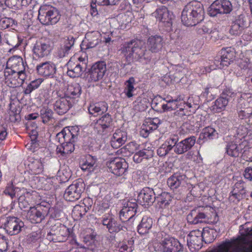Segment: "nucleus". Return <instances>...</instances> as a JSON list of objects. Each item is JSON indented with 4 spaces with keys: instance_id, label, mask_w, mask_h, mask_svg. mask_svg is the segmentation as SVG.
<instances>
[{
    "instance_id": "obj_1",
    "label": "nucleus",
    "mask_w": 252,
    "mask_h": 252,
    "mask_svg": "<svg viewBox=\"0 0 252 252\" xmlns=\"http://www.w3.org/2000/svg\"><path fill=\"white\" fill-rule=\"evenodd\" d=\"M120 51L125 57L128 64L132 62L150 60L149 52L147 50L145 43L137 39L125 42L121 45Z\"/></svg>"
},
{
    "instance_id": "obj_2",
    "label": "nucleus",
    "mask_w": 252,
    "mask_h": 252,
    "mask_svg": "<svg viewBox=\"0 0 252 252\" xmlns=\"http://www.w3.org/2000/svg\"><path fill=\"white\" fill-rule=\"evenodd\" d=\"M178 138L173 136L168 138L158 149L157 154L160 157H164L169 152L174 149V152L178 154H183L190 150L195 144V137L194 136L188 137L179 142H177Z\"/></svg>"
},
{
    "instance_id": "obj_3",
    "label": "nucleus",
    "mask_w": 252,
    "mask_h": 252,
    "mask_svg": "<svg viewBox=\"0 0 252 252\" xmlns=\"http://www.w3.org/2000/svg\"><path fill=\"white\" fill-rule=\"evenodd\" d=\"M204 14L203 4L199 1L192 0L184 7L181 20L186 26H194L203 20Z\"/></svg>"
},
{
    "instance_id": "obj_4",
    "label": "nucleus",
    "mask_w": 252,
    "mask_h": 252,
    "mask_svg": "<svg viewBox=\"0 0 252 252\" xmlns=\"http://www.w3.org/2000/svg\"><path fill=\"white\" fill-rule=\"evenodd\" d=\"M0 227L3 228L7 234L14 236L19 234L24 227V222L15 217H3L0 219Z\"/></svg>"
},
{
    "instance_id": "obj_5",
    "label": "nucleus",
    "mask_w": 252,
    "mask_h": 252,
    "mask_svg": "<svg viewBox=\"0 0 252 252\" xmlns=\"http://www.w3.org/2000/svg\"><path fill=\"white\" fill-rule=\"evenodd\" d=\"M38 19L43 25H53L59 21L60 15L58 10L52 6L44 5L39 8Z\"/></svg>"
},
{
    "instance_id": "obj_6",
    "label": "nucleus",
    "mask_w": 252,
    "mask_h": 252,
    "mask_svg": "<svg viewBox=\"0 0 252 252\" xmlns=\"http://www.w3.org/2000/svg\"><path fill=\"white\" fill-rule=\"evenodd\" d=\"M25 67L23 59L19 56H13L10 57L7 62L6 68L4 70V76L5 79L11 75H15L14 77L22 74H25Z\"/></svg>"
},
{
    "instance_id": "obj_7",
    "label": "nucleus",
    "mask_w": 252,
    "mask_h": 252,
    "mask_svg": "<svg viewBox=\"0 0 252 252\" xmlns=\"http://www.w3.org/2000/svg\"><path fill=\"white\" fill-rule=\"evenodd\" d=\"M52 210V208H50L49 205L47 206L38 205L36 207H31L27 212V217L32 223H40Z\"/></svg>"
},
{
    "instance_id": "obj_8",
    "label": "nucleus",
    "mask_w": 252,
    "mask_h": 252,
    "mask_svg": "<svg viewBox=\"0 0 252 252\" xmlns=\"http://www.w3.org/2000/svg\"><path fill=\"white\" fill-rule=\"evenodd\" d=\"M252 27H250L248 18L244 15L241 14L237 16L232 23L230 33L232 35H239L243 32L249 33Z\"/></svg>"
},
{
    "instance_id": "obj_9",
    "label": "nucleus",
    "mask_w": 252,
    "mask_h": 252,
    "mask_svg": "<svg viewBox=\"0 0 252 252\" xmlns=\"http://www.w3.org/2000/svg\"><path fill=\"white\" fill-rule=\"evenodd\" d=\"M232 10V5L228 0H216L209 7L208 14L211 17L218 14H228Z\"/></svg>"
},
{
    "instance_id": "obj_10",
    "label": "nucleus",
    "mask_w": 252,
    "mask_h": 252,
    "mask_svg": "<svg viewBox=\"0 0 252 252\" xmlns=\"http://www.w3.org/2000/svg\"><path fill=\"white\" fill-rule=\"evenodd\" d=\"M53 48V42L49 38H41L37 40L32 48L34 55L38 58L48 56Z\"/></svg>"
},
{
    "instance_id": "obj_11",
    "label": "nucleus",
    "mask_w": 252,
    "mask_h": 252,
    "mask_svg": "<svg viewBox=\"0 0 252 252\" xmlns=\"http://www.w3.org/2000/svg\"><path fill=\"white\" fill-rule=\"evenodd\" d=\"M85 189V185L82 180H79L70 185L65 190L64 198L68 201L79 199Z\"/></svg>"
},
{
    "instance_id": "obj_12",
    "label": "nucleus",
    "mask_w": 252,
    "mask_h": 252,
    "mask_svg": "<svg viewBox=\"0 0 252 252\" xmlns=\"http://www.w3.org/2000/svg\"><path fill=\"white\" fill-rule=\"evenodd\" d=\"M69 235L68 229L64 225L52 226L50 231L48 233L46 238L53 242H63L65 241Z\"/></svg>"
},
{
    "instance_id": "obj_13",
    "label": "nucleus",
    "mask_w": 252,
    "mask_h": 252,
    "mask_svg": "<svg viewBox=\"0 0 252 252\" xmlns=\"http://www.w3.org/2000/svg\"><path fill=\"white\" fill-rule=\"evenodd\" d=\"M113 119L111 116L106 113L94 122V129L95 132L100 135H106L112 125Z\"/></svg>"
},
{
    "instance_id": "obj_14",
    "label": "nucleus",
    "mask_w": 252,
    "mask_h": 252,
    "mask_svg": "<svg viewBox=\"0 0 252 252\" xmlns=\"http://www.w3.org/2000/svg\"><path fill=\"white\" fill-rule=\"evenodd\" d=\"M107 165L110 171L117 176L123 175L128 168L125 160L118 158L109 161Z\"/></svg>"
},
{
    "instance_id": "obj_15",
    "label": "nucleus",
    "mask_w": 252,
    "mask_h": 252,
    "mask_svg": "<svg viewBox=\"0 0 252 252\" xmlns=\"http://www.w3.org/2000/svg\"><path fill=\"white\" fill-rule=\"evenodd\" d=\"M220 57L215 59V63L219 68H221L224 66H227L233 62L234 58V48L227 47L222 49L220 52Z\"/></svg>"
},
{
    "instance_id": "obj_16",
    "label": "nucleus",
    "mask_w": 252,
    "mask_h": 252,
    "mask_svg": "<svg viewBox=\"0 0 252 252\" xmlns=\"http://www.w3.org/2000/svg\"><path fill=\"white\" fill-rule=\"evenodd\" d=\"M137 204L135 202L127 201L119 213L120 220L125 222L132 219L137 212Z\"/></svg>"
},
{
    "instance_id": "obj_17",
    "label": "nucleus",
    "mask_w": 252,
    "mask_h": 252,
    "mask_svg": "<svg viewBox=\"0 0 252 252\" xmlns=\"http://www.w3.org/2000/svg\"><path fill=\"white\" fill-rule=\"evenodd\" d=\"M159 248L163 252H180L183 246L178 240L171 238L162 241Z\"/></svg>"
},
{
    "instance_id": "obj_18",
    "label": "nucleus",
    "mask_w": 252,
    "mask_h": 252,
    "mask_svg": "<svg viewBox=\"0 0 252 252\" xmlns=\"http://www.w3.org/2000/svg\"><path fill=\"white\" fill-rule=\"evenodd\" d=\"M156 200V194L152 188H143L138 195V200L142 205H151Z\"/></svg>"
},
{
    "instance_id": "obj_19",
    "label": "nucleus",
    "mask_w": 252,
    "mask_h": 252,
    "mask_svg": "<svg viewBox=\"0 0 252 252\" xmlns=\"http://www.w3.org/2000/svg\"><path fill=\"white\" fill-rule=\"evenodd\" d=\"M205 210L204 207L199 206L191 210L187 217L188 222L191 224L202 222L207 217Z\"/></svg>"
},
{
    "instance_id": "obj_20",
    "label": "nucleus",
    "mask_w": 252,
    "mask_h": 252,
    "mask_svg": "<svg viewBox=\"0 0 252 252\" xmlns=\"http://www.w3.org/2000/svg\"><path fill=\"white\" fill-rule=\"evenodd\" d=\"M152 15L159 21L166 23L167 27L172 25V15L169 13V10L165 6H161L157 8L152 13Z\"/></svg>"
},
{
    "instance_id": "obj_21",
    "label": "nucleus",
    "mask_w": 252,
    "mask_h": 252,
    "mask_svg": "<svg viewBox=\"0 0 252 252\" xmlns=\"http://www.w3.org/2000/svg\"><path fill=\"white\" fill-rule=\"evenodd\" d=\"M74 127H65L61 132L56 135V139L61 144H63L66 140H73L77 139L78 135Z\"/></svg>"
},
{
    "instance_id": "obj_22",
    "label": "nucleus",
    "mask_w": 252,
    "mask_h": 252,
    "mask_svg": "<svg viewBox=\"0 0 252 252\" xmlns=\"http://www.w3.org/2000/svg\"><path fill=\"white\" fill-rule=\"evenodd\" d=\"M107 72L106 64L104 61L97 62L93 65L89 73L92 79H102Z\"/></svg>"
},
{
    "instance_id": "obj_23",
    "label": "nucleus",
    "mask_w": 252,
    "mask_h": 252,
    "mask_svg": "<svg viewBox=\"0 0 252 252\" xmlns=\"http://www.w3.org/2000/svg\"><path fill=\"white\" fill-rule=\"evenodd\" d=\"M53 105L55 111L60 115L66 113L72 106L70 98L68 99L66 97L59 98Z\"/></svg>"
},
{
    "instance_id": "obj_24",
    "label": "nucleus",
    "mask_w": 252,
    "mask_h": 252,
    "mask_svg": "<svg viewBox=\"0 0 252 252\" xmlns=\"http://www.w3.org/2000/svg\"><path fill=\"white\" fill-rule=\"evenodd\" d=\"M108 108V104L105 101L91 103L88 107L89 113L94 117L105 113Z\"/></svg>"
},
{
    "instance_id": "obj_25",
    "label": "nucleus",
    "mask_w": 252,
    "mask_h": 252,
    "mask_svg": "<svg viewBox=\"0 0 252 252\" xmlns=\"http://www.w3.org/2000/svg\"><path fill=\"white\" fill-rule=\"evenodd\" d=\"M127 140V133L125 131L118 129L114 133L111 140V145L117 149L123 145Z\"/></svg>"
},
{
    "instance_id": "obj_26",
    "label": "nucleus",
    "mask_w": 252,
    "mask_h": 252,
    "mask_svg": "<svg viewBox=\"0 0 252 252\" xmlns=\"http://www.w3.org/2000/svg\"><path fill=\"white\" fill-rule=\"evenodd\" d=\"M237 107L238 108H248L247 113L252 112V94L250 93L242 94L238 100Z\"/></svg>"
},
{
    "instance_id": "obj_27",
    "label": "nucleus",
    "mask_w": 252,
    "mask_h": 252,
    "mask_svg": "<svg viewBox=\"0 0 252 252\" xmlns=\"http://www.w3.org/2000/svg\"><path fill=\"white\" fill-rule=\"evenodd\" d=\"M100 34L97 31L88 32L85 35V40L84 41L86 43V48H92L95 47L100 42Z\"/></svg>"
},
{
    "instance_id": "obj_28",
    "label": "nucleus",
    "mask_w": 252,
    "mask_h": 252,
    "mask_svg": "<svg viewBox=\"0 0 252 252\" xmlns=\"http://www.w3.org/2000/svg\"><path fill=\"white\" fill-rule=\"evenodd\" d=\"M55 67L51 65L48 62L42 63L36 66L38 73L44 77H54Z\"/></svg>"
},
{
    "instance_id": "obj_29",
    "label": "nucleus",
    "mask_w": 252,
    "mask_h": 252,
    "mask_svg": "<svg viewBox=\"0 0 252 252\" xmlns=\"http://www.w3.org/2000/svg\"><path fill=\"white\" fill-rule=\"evenodd\" d=\"M185 175L176 173L168 179L167 184L171 189L174 190L183 185L185 182Z\"/></svg>"
},
{
    "instance_id": "obj_30",
    "label": "nucleus",
    "mask_w": 252,
    "mask_h": 252,
    "mask_svg": "<svg viewBox=\"0 0 252 252\" xmlns=\"http://www.w3.org/2000/svg\"><path fill=\"white\" fill-rule=\"evenodd\" d=\"M148 45L152 52H158L162 48L163 38L159 35L152 36L148 40Z\"/></svg>"
},
{
    "instance_id": "obj_31",
    "label": "nucleus",
    "mask_w": 252,
    "mask_h": 252,
    "mask_svg": "<svg viewBox=\"0 0 252 252\" xmlns=\"http://www.w3.org/2000/svg\"><path fill=\"white\" fill-rule=\"evenodd\" d=\"M153 225V220L147 216L143 217L140 224L138 225V232L142 235L147 234Z\"/></svg>"
},
{
    "instance_id": "obj_32",
    "label": "nucleus",
    "mask_w": 252,
    "mask_h": 252,
    "mask_svg": "<svg viewBox=\"0 0 252 252\" xmlns=\"http://www.w3.org/2000/svg\"><path fill=\"white\" fill-rule=\"evenodd\" d=\"M80 163L81 169L84 171H87L89 173L94 171L96 167V159L92 156L87 155L85 159L83 160Z\"/></svg>"
},
{
    "instance_id": "obj_33",
    "label": "nucleus",
    "mask_w": 252,
    "mask_h": 252,
    "mask_svg": "<svg viewBox=\"0 0 252 252\" xmlns=\"http://www.w3.org/2000/svg\"><path fill=\"white\" fill-rule=\"evenodd\" d=\"M76 140H66V141L62 144L60 147H57V152L61 153L63 156L71 153L74 150V143Z\"/></svg>"
},
{
    "instance_id": "obj_34",
    "label": "nucleus",
    "mask_w": 252,
    "mask_h": 252,
    "mask_svg": "<svg viewBox=\"0 0 252 252\" xmlns=\"http://www.w3.org/2000/svg\"><path fill=\"white\" fill-rule=\"evenodd\" d=\"M244 145L240 144L237 145L233 142L228 143L226 147V153L232 157H238L242 152Z\"/></svg>"
},
{
    "instance_id": "obj_35",
    "label": "nucleus",
    "mask_w": 252,
    "mask_h": 252,
    "mask_svg": "<svg viewBox=\"0 0 252 252\" xmlns=\"http://www.w3.org/2000/svg\"><path fill=\"white\" fill-rule=\"evenodd\" d=\"M148 123V125L145 126V128H143L141 131V133L144 137H147L150 132L158 127V125L160 124V120L158 118H155L149 120Z\"/></svg>"
},
{
    "instance_id": "obj_36",
    "label": "nucleus",
    "mask_w": 252,
    "mask_h": 252,
    "mask_svg": "<svg viewBox=\"0 0 252 252\" xmlns=\"http://www.w3.org/2000/svg\"><path fill=\"white\" fill-rule=\"evenodd\" d=\"M149 99L144 95H141L138 97L133 102L134 108L136 110L143 111L145 110L149 105Z\"/></svg>"
},
{
    "instance_id": "obj_37",
    "label": "nucleus",
    "mask_w": 252,
    "mask_h": 252,
    "mask_svg": "<svg viewBox=\"0 0 252 252\" xmlns=\"http://www.w3.org/2000/svg\"><path fill=\"white\" fill-rule=\"evenodd\" d=\"M172 200V198L169 193L163 192L160 194L156 196V200L158 204L161 208L168 206Z\"/></svg>"
},
{
    "instance_id": "obj_38",
    "label": "nucleus",
    "mask_w": 252,
    "mask_h": 252,
    "mask_svg": "<svg viewBox=\"0 0 252 252\" xmlns=\"http://www.w3.org/2000/svg\"><path fill=\"white\" fill-rule=\"evenodd\" d=\"M218 133L213 127L207 126L204 128L200 134L199 140L200 139L211 140L217 137Z\"/></svg>"
},
{
    "instance_id": "obj_39",
    "label": "nucleus",
    "mask_w": 252,
    "mask_h": 252,
    "mask_svg": "<svg viewBox=\"0 0 252 252\" xmlns=\"http://www.w3.org/2000/svg\"><path fill=\"white\" fill-rule=\"evenodd\" d=\"M153 156V152L149 150H142L136 152L133 157V161L136 163L141 162L144 158L148 159Z\"/></svg>"
},
{
    "instance_id": "obj_40",
    "label": "nucleus",
    "mask_w": 252,
    "mask_h": 252,
    "mask_svg": "<svg viewBox=\"0 0 252 252\" xmlns=\"http://www.w3.org/2000/svg\"><path fill=\"white\" fill-rule=\"evenodd\" d=\"M139 145L136 142L133 141L128 143L126 146L121 148L119 151L123 154L124 156H128L130 153H133L134 151L139 149Z\"/></svg>"
},
{
    "instance_id": "obj_41",
    "label": "nucleus",
    "mask_w": 252,
    "mask_h": 252,
    "mask_svg": "<svg viewBox=\"0 0 252 252\" xmlns=\"http://www.w3.org/2000/svg\"><path fill=\"white\" fill-rule=\"evenodd\" d=\"M229 98L224 95H221L214 102L213 109L216 110L218 112L224 110L228 104Z\"/></svg>"
},
{
    "instance_id": "obj_42",
    "label": "nucleus",
    "mask_w": 252,
    "mask_h": 252,
    "mask_svg": "<svg viewBox=\"0 0 252 252\" xmlns=\"http://www.w3.org/2000/svg\"><path fill=\"white\" fill-rule=\"evenodd\" d=\"M125 93L126 96L130 98L134 95V92L136 89L135 86L136 84L134 82V80H127L125 83Z\"/></svg>"
},
{
    "instance_id": "obj_43",
    "label": "nucleus",
    "mask_w": 252,
    "mask_h": 252,
    "mask_svg": "<svg viewBox=\"0 0 252 252\" xmlns=\"http://www.w3.org/2000/svg\"><path fill=\"white\" fill-rule=\"evenodd\" d=\"M9 120L12 122L19 121L21 119L20 107H17L14 104H10Z\"/></svg>"
},
{
    "instance_id": "obj_44",
    "label": "nucleus",
    "mask_w": 252,
    "mask_h": 252,
    "mask_svg": "<svg viewBox=\"0 0 252 252\" xmlns=\"http://www.w3.org/2000/svg\"><path fill=\"white\" fill-rule=\"evenodd\" d=\"M53 111L47 107H43L40 110V116L43 123H46L53 118Z\"/></svg>"
},
{
    "instance_id": "obj_45",
    "label": "nucleus",
    "mask_w": 252,
    "mask_h": 252,
    "mask_svg": "<svg viewBox=\"0 0 252 252\" xmlns=\"http://www.w3.org/2000/svg\"><path fill=\"white\" fill-rule=\"evenodd\" d=\"M16 21L11 18L6 17L0 19V29L3 30L12 27L15 24Z\"/></svg>"
},
{
    "instance_id": "obj_46",
    "label": "nucleus",
    "mask_w": 252,
    "mask_h": 252,
    "mask_svg": "<svg viewBox=\"0 0 252 252\" xmlns=\"http://www.w3.org/2000/svg\"><path fill=\"white\" fill-rule=\"evenodd\" d=\"M107 229L110 233L118 232L121 230H123L124 231L127 230V228L126 227L122 226L120 224L118 223L115 219L111 225L108 227Z\"/></svg>"
},
{
    "instance_id": "obj_47",
    "label": "nucleus",
    "mask_w": 252,
    "mask_h": 252,
    "mask_svg": "<svg viewBox=\"0 0 252 252\" xmlns=\"http://www.w3.org/2000/svg\"><path fill=\"white\" fill-rule=\"evenodd\" d=\"M67 74L71 78L79 77L82 74V67L80 64H77L73 69L68 70Z\"/></svg>"
},
{
    "instance_id": "obj_48",
    "label": "nucleus",
    "mask_w": 252,
    "mask_h": 252,
    "mask_svg": "<svg viewBox=\"0 0 252 252\" xmlns=\"http://www.w3.org/2000/svg\"><path fill=\"white\" fill-rule=\"evenodd\" d=\"M249 225H250V223H246L244 225L241 226L242 228L240 230V232L242 236L252 239V224L251 226H248ZM244 239L246 240V238Z\"/></svg>"
},
{
    "instance_id": "obj_49",
    "label": "nucleus",
    "mask_w": 252,
    "mask_h": 252,
    "mask_svg": "<svg viewBox=\"0 0 252 252\" xmlns=\"http://www.w3.org/2000/svg\"><path fill=\"white\" fill-rule=\"evenodd\" d=\"M89 210H87L85 206L78 205H76L72 211L74 215L78 218H82Z\"/></svg>"
},
{
    "instance_id": "obj_50",
    "label": "nucleus",
    "mask_w": 252,
    "mask_h": 252,
    "mask_svg": "<svg viewBox=\"0 0 252 252\" xmlns=\"http://www.w3.org/2000/svg\"><path fill=\"white\" fill-rule=\"evenodd\" d=\"M42 80H34L30 83L25 90V94H30L33 90L37 88L42 83Z\"/></svg>"
},
{
    "instance_id": "obj_51",
    "label": "nucleus",
    "mask_w": 252,
    "mask_h": 252,
    "mask_svg": "<svg viewBox=\"0 0 252 252\" xmlns=\"http://www.w3.org/2000/svg\"><path fill=\"white\" fill-rule=\"evenodd\" d=\"M203 238L200 237H195L194 236H188L187 242L188 243L190 244V245H193L195 248V247H201L202 245Z\"/></svg>"
},
{
    "instance_id": "obj_52",
    "label": "nucleus",
    "mask_w": 252,
    "mask_h": 252,
    "mask_svg": "<svg viewBox=\"0 0 252 252\" xmlns=\"http://www.w3.org/2000/svg\"><path fill=\"white\" fill-rule=\"evenodd\" d=\"M81 93V87L77 84L75 87L70 86L68 88V94L73 97H78Z\"/></svg>"
},
{
    "instance_id": "obj_53",
    "label": "nucleus",
    "mask_w": 252,
    "mask_h": 252,
    "mask_svg": "<svg viewBox=\"0 0 252 252\" xmlns=\"http://www.w3.org/2000/svg\"><path fill=\"white\" fill-rule=\"evenodd\" d=\"M244 189L245 187L244 181L242 180L238 181L234 185L232 195H236L237 193H240V194L243 193Z\"/></svg>"
},
{
    "instance_id": "obj_54",
    "label": "nucleus",
    "mask_w": 252,
    "mask_h": 252,
    "mask_svg": "<svg viewBox=\"0 0 252 252\" xmlns=\"http://www.w3.org/2000/svg\"><path fill=\"white\" fill-rule=\"evenodd\" d=\"M31 166L32 170L36 173H39L42 171L43 164L40 160H35L32 163Z\"/></svg>"
},
{
    "instance_id": "obj_55",
    "label": "nucleus",
    "mask_w": 252,
    "mask_h": 252,
    "mask_svg": "<svg viewBox=\"0 0 252 252\" xmlns=\"http://www.w3.org/2000/svg\"><path fill=\"white\" fill-rule=\"evenodd\" d=\"M252 148H245L242 152V158L247 161H252Z\"/></svg>"
},
{
    "instance_id": "obj_56",
    "label": "nucleus",
    "mask_w": 252,
    "mask_h": 252,
    "mask_svg": "<svg viewBox=\"0 0 252 252\" xmlns=\"http://www.w3.org/2000/svg\"><path fill=\"white\" fill-rule=\"evenodd\" d=\"M114 219L112 215L110 214L105 215L102 217L101 222L102 224L106 226L107 228L108 227L111 225L112 222H113Z\"/></svg>"
},
{
    "instance_id": "obj_57",
    "label": "nucleus",
    "mask_w": 252,
    "mask_h": 252,
    "mask_svg": "<svg viewBox=\"0 0 252 252\" xmlns=\"http://www.w3.org/2000/svg\"><path fill=\"white\" fill-rule=\"evenodd\" d=\"M210 27L211 25L209 24H206L203 25L197 29V32L200 34L205 33L211 34L214 33V32H213L212 29L210 28Z\"/></svg>"
},
{
    "instance_id": "obj_58",
    "label": "nucleus",
    "mask_w": 252,
    "mask_h": 252,
    "mask_svg": "<svg viewBox=\"0 0 252 252\" xmlns=\"http://www.w3.org/2000/svg\"><path fill=\"white\" fill-rule=\"evenodd\" d=\"M208 233V230L203 229V231H200L198 230L192 231L190 232L188 236H194L195 237H200L203 238L206 234Z\"/></svg>"
},
{
    "instance_id": "obj_59",
    "label": "nucleus",
    "mask_w": 252,
    "mask_h": 252,
    "mask_svg": "<svg viewBox=\"0 0 252 252\" xmlns=\"http://www.w3.org/2000/svg\"><path fill=\"white\" fill-rule=\"evenodd\" d=\"M15 0H0V11L4 12L9 10V5Z\"/></svg>"
},
{
    "instance_id": "obj_60",
    "label": "nucleus",
    "mask_w": 252,
    "mask_h": 252,
    "mask_svg": "<svg viewBox=\"0 0 252 252\" xmlns=\"http://www.w3.org/2000/svg\"><path fill=\"white\" fill-rule=\"evenodd\" d=\"M69 51L65 47L61 46L58 48L56 52V56L59 58H63L66 57L68 54Z\"/></svg>"
},
{
    "instance_id": "obj_61",
    "label": "nucleus",
    "mask_w": 252,
    "mask_h": 252,
    "mask_svg": "<svg viewBox=\"0 0 252 252\" xmlns=\"http://www.w3.org/2000/svg\"><path fill=\"white\" fill-rule=\"evenodd\" d=\"M238 112V116L241 119H245L249 118L252 115V112H247L248 111V108H237Z\"/></svg>"
},
{
    "instance_id": "obj_62",
    "label": "nucleus",
    "mask_w": 252,
    "mask_h": 252,
    "mask_svg": "<svg viewBox=\"0 0 252 252\" xmlns=\"http://www.w3.org/2000/svg\"><path fill=\"white\" fill-rule=\"evenodd\" d=\"M75 41V39L72 36H69L64 41V44L63 46L69 51L71 48L73 46Z\"/></svg>"
},
{
    "instance_id": "obj_63",
    "label": "nucleus",
    "mask_w": 252,
    "mask_h": 252,
    "mask_svg": "<svg viewBox=\"0 0 252 252\" xmlns=\"http://www.w3.org/2000/svg\"><path fill=\"white\" fill-rule=\"evenodd\" d=\"M243 176L245 179L252 181V166L247 167L245 169Z\"/></svg>"
},
{
    "instance_id": "obj_64",
    "label": "nucleus",
    "mask_w": 252,
    "mask_h": 252,
    "mask_svg": "<svg viewBox=\"0 0 252 252\" xmlns=\"http://www.w3.org/2000/svg\"><path fill=\"white\" fill-rule=\"evenodd\" d=\"M4 192L13 198L15 196V189L12 185H9L6 188Z\"/></svg>"
}]
</instances>
